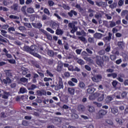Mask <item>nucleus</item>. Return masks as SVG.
I'll return each instance as SVG.
<instances>
[{
  "label": "nucleus",
  "instance_id": "obj_1",
  "mask_svg": "<svg viewBox=\"0 0 128 128\" xmlns=\"http://www.w3.org/2000/svg\"><path fill=\"white\" fill-rule=\"evenodd\" d=\"M56 80L58 82V84L55 86V90H60L63 88H64V84H62V78L60 76L56 77Z\"/></svg>",
  "mask_w": 128,
  "mask_h": 128
},
{
  "label": "nucleus",
  "instance_id": "obj_2",
  "mask_svg": "<svg viewBox=\"0 0 128 128\" xmlns=\"http://www.w3.org/2000/svg\"><path fill=\"white\" fill-rule=\"evenodd\" d=\"M68 28H72L70 32L72 34H74L78 30V27L76 26L74 24L73 22L69 23L68 24Z\"/></svg>",
  "mask_w": 128,
  "mask_h": 128
},
{
  "label": "nucleus",
  "instance_id": "obj_3",
  "mask_svg": "<svg viewBox=\"0 0 128 128\" xmlns=\"http://www.w3.org/2000/svg\"><path fill=\"white\" fill-rule=\"evenodd\" d=\"M102 76L98 74L96 76H94V77L92 78V80L93 82H100L102 80Z\"/></svg>",
  "mask_w": 128,
  "mask_h": 128
},
{
  "label": "nucleus",
  "instance_id": "obj_4",
  "mask_svg": "<svg viewBox=\"0 0 128 128\" xmlns=\"http://www.w3.org/2000/svg\"><path fill=\"white\" fill-rule=\"evenodd\" d=\"M121 16L124 18L126 20H128V10H123L121 12Z\"/></svg>",
  "mask_w": 128,
  "mask_h": 128
},
{
  "label": "nucleus",
  "instance_id": "obj_5",
  "mask_svg": "<svg viewBox=\"0 0 128 128\" xmlns=\"http://www.w3.org/2000/svg\"><path fill=\"white\" fill-rule=\"evenodd\" d=\"M96 96L98 98V102H102V100H104V94L102 92L97 93Z\"/></svg>",
  "mask_w": 128,
  "mask_h": 128
},
{
  "label": "nucleus",
  "instance_id": "obj_6",
  "mask_svg": "<svg viewBox=\"0 0 128 128\" xmlns=\"http://www.w3.org/2000/svg\"><path fill=\"white\" fill-rule=\"evenodd\" d=\"M102 58L100 56H96V62L98 66H102Z\"/></svg>",
  "mask_w": 128,
  "mask_h": 128
},
{
  "label": "nucleus",
  "instance_id": "obj_7",
  "mask_svg": "<svg viewBox=\"0 0 128 128\" xmlns=\"http://www.w3.org/2000/svg\"><path fill=\"white\" fill-rule=\"evenodd\" d=\"M64 66V64L60 62H58V66H57V70L58 72H60L62 70V66Z\"/></svg>",
  "mask_w": 128,
  "mask_h": 128
},
{
  "label": "nucleus",
  "instance_id": "obj_8",
  "mask_svg": "<svg viewBox=\"0 0 128 128\" xmlns=\"http://www.w3.org/2000/svg\"><path fill=\"white\" fill-rule=\"evenodd\" d=\"M110 110L112 114H118V108L116 107L111 108Z\"/></svg>",
  "mask_w": 128,
  "mask_h": 128
},
{
  "label": "nucleus",
  "instance_id": "obj_9",
  "mask_svg": "<svg viewBox=\"0 0 128 128\" xmlns=\"http://www.w3.org/2000/svg\"><path fill=\"white\" fill-rule=\"evenodd\" d=\"M78 86L79 88H82V90H86V84L82 82H79Z\"/></svg>",
  "mask_w": 128,
  "mask_h": 128
},
{
  "label": "nucleus",
  "instance_id": "obj_10",
  "mask_svg": "<svg viewBox=\"0 0 128 128\" xmlns=\"http://www.w3.org/2000/svg\"><path fill=\"white\" fill-rule=\"evenodd\" d=\"M102 34L100 33H96L94 34V38H98V40H100L102 38Z\"/></svg>",
  "mask_w": 128,
  "mask_h": 128
},
{
  "label": "nucleus",
  "instance_id": "obj_11",
  "mask_svg": "<svg viewBox=\"0 0 128 128\" xmlns=\"http://www.w3.org/2000/svg\"><path fill=\"white\" fill-rule=\"evenodd\" d=\"M68 91L71 96H74V88H69L68 89Z\"/></svg>",
  "mask_w": 128,
  "mask_h": 128
},
{
  "label": "nucleus",
  "instance_id": "obj_12",
  "mask_svg": "<svg viewBox=\"0 0 128 128\" xmlns=\"http://www.w3.org/2000/svg\"><path fill=\"white\" fill-rule=\"evenodd\" d=\"M98 114L100 116H106L108 114V111L104 110H101L99 111Z\"/></svg>",
  "mask_w": 128,
  "mask_h": 128
},
{
  "label": "nucleus",
  "instance_id": "obj_13",
  "mask_svg": "<svg viewBox=\"0 0 128 128\" xmlns=\"http://www.w3.org/2000/svg\"><path fill=\"white\" fill-rule=\"evenodd\" d=\"M2 82L5 84H10L12 82V80L10 78H6V79L3 80Z\"/></svg>",
  "mask_w": 128,
  "mask_h": 128
},
{
  "label": "nucleus",
  "instance_id": "obj_14",
  "mask_svg": "<svg viewBox=\"0 0 128 128\" xmlns=\"http://www.w3.org/2000/svg\"><path fill=\"white\" fill-rule=\"evenodd\" d=\"M78 110L80 112H84L86 110V107L82 105H79L78 106Z\"/></svg>",
  "mask_w": 128,
  "mask_h": 128
},
{
  "label": "nucleus",
  "instance_id": "obj_15",
  "mask_svg": "<svg viewBox=\"0 0 128 128\" xmlns=\"http://www.w3.org/2000/svg\"><path fill=\"white\" fill-rule=\"evenodd\" d=\"M97 96V93H96L94 94H91L89 96V100H96V98Z\"/></svg>",
  "mask_w": 128,
  "mask_h": 128
},
{
  "label": "nucleus",
  "instance_id": "obj_16",
  "mask_svg": "<svg viewBox=\"0 0 128 128\" xmlns=\"http://www.w3.org/2000/svg\"><path fill=\"white\" fill-rule=\"evenodd\" d=\"M88 88L87 90L88 94H94V89L90 86H88Z\"/></svg>",
  "mask_w": 128,
  "mask_h": 128
},
{
  "label": "nucleus",
  "instance_id": "obj_17",
  "mask_svg": "<svg viewBox=\"0 0 128 128\" xmlns=\"http://www.w3.org/2000/svg\"><path fill=\"white\" fill-rule=\"evenodd\" d=\"M42 32H44V34H46V36L47 38H48V40H52V35L48 34L46 32V31L44 30H42Z\"/></svg>",
  "mask_w": 128,
  "mask_h": 128
},
{
  "label": "nucleus",
  "instance_id": "obj_18",
  "mask_svg": "<svg viewBox=\"0 0 128 128\" xmlns=\"http://www.w3.org/2000/svg\"><path fill=\"white\" fill-rule=\"evenodd\" d=\"M102 12H98L96 14H95V18H96V20H100V18H102Z\"/></svg>",
  "mask_w": 128,
  "mask_h": 128
},
{
  "label": "nucleus",
  "instance_id": "obj_19",
  "mask_svg": "<svg viewBox=\"0 0 128 128\" xmlns=\"http://www.w3.org/2000/svg\"><path fill=\"white\" fill-rule=\"evenodd\" d=\"M88 110L90 112H94V107L92 106H88Z\"/></svg>",
  "mask_w": 128,
  "mask_h": 128
},
{
  "label": "nucleus",
  "instance_id": "obj_20",
  "mask_svg": "<svg viewBox=\"0 0 128 128\" xmlns=\"http://www.w3.org/2000/svg\"><path fill=\"white\" fill-rule=\"evenodd\" d=\"M56 34H58V36H60V34H64V32L60 29H58L56 32Z\"/></svg>",
  "mask_w": 128,
  "mask_h": 128
},
{
  "label": "nucleus",
  "instance_id": "obj_21",
  "mask_svg": "<svg viewBox=\"0 0 128 128\" xmlns=\"http://www.w3.org/2000/svg\"><path fill=\"white\" fill-rule=\"evenodd\" d=\"M0 34L3 36H4L5 38H8V34H8V32L5 30H1Z\"/></svg>",
  "mask_w": 128,
  "mask_h": 128
},
{
  "label": "nucleus",
  "instance_id": "obj_22",
  "mask_svg": "<svg viewBox=\"0 0 128 128\" xmlns=\"http://www.w3.org/2000/svg\"><path fill=\"white\" fill-rule=\"evenodd\" d=\"M88 12L90 13L89 16L92 18V16H94V11L92 9H90L88 10Z\"/></svg>",
  "mask_w": 128,
  "mask_h": 128
},
{
  "label": "nucleus",
  "instance_id": "obj_23",
  "mask_svg": "<svg viewBox=\"0 0 128 128\" xmlns=\"http://www.w3.org/2000/svg\"><path fill=\"white\" fill-rule=\"evenodd\" d=\"M116 120L118 124H122V120L120 118H116Z\"/></svg>",
  "mask_w": 128,
  "mask_h": 128
},
{
  "label": "nucleus",
  "instance_id": "obj_24",
  "mask_svg": "<svg viewBox=\"0 0 128 128\" xmlns=\"http://www.w3.org/2000/svg\"><path fill=\"white\" fill-rule=\"evenodd\" d=\"M112 97L110 96H107L106 99V102L107 103H108L110 102H112Z\"/></svg>",
  "mask_w": 128,
  "mask_h": 128
},
{
  "label": "nucleus",
  "instance_id": "obj_25",
  "mask_svg": "<svg viewBox=\"0 0 128 128\" xmlns=\"http://www.w3.org/2000/svg\"><path fill=\"white\" fill-rule=\"evenodd\" d=\"M23 50H24V52H27L30 53V48L28 46H24L23 48Z\"/></svg>",
  "mask_w": 128,
  "mask_h": 128
},
{
  "label": "nucleus",
  "instance_id": "obj_26",
  "mask_svg": "<svg viewBox=\"0 0 128 128\" xmlns=\"http://www.w3.org/2000/svg\"><path fill=\"white\" fill-rule=\"evenodd\" d=\"M27 12H28V14H33V12H34V10L33 8H29L27 9Z\"/></svg>",
  "mask_w": 128,
  "mask_h": 128
},
{
  "label": "nucleus",
  "instance_id": "obj_27",
  "mask_svg": "<svg viewBox=\"0 0 128 128\" xmlns=\"http://www.w3.org/2000/svg\"><path fill=\"white\" fill-rule=\"evenodd\" d=\"M36 88V86L34 84H32L31 86V87L28 86V88L29 90H34V88Z\"/></svg>",
  "mask_w": 128,
  "mask_h": 128
},
{
  "label": "nucleus",
  "instance_id": "obj_28",
  "mask_svg": "<svg viewBox=\"0 0 128 128\" xmlns=\"http://www.w3.org/2000/svg\"><path fill=\"white\" fill-rule=\"evenodd\" d=\"M114 96H116V98L118 100H120V92H118L114 94Z\"/></svg>",
  "mask_w": 128,
  "mask_h": 128
},
{
  "label": "nucleus",
  "instance_id": "obj_29",
  "mask_svg": "<svg viewBox=\"0 0 128 128\" xmlns=\"http://www.w3.org/2000/svg\"><path fill=\"white\" fill-rule=\"evenodd\" d=\"M9 18H12L13 20H20V17L14 15H10L9 16Z\"/></svg>",
  "mask_w": 128,
  "mask_h": 128
},
{
  "label": "nucleus",
  "instance_id": "obj_30",
  "mask_svg": "<svg viewBox=\"0 0 128 128\" xmlns=\"http://www.w3.org/2000/svg\"><path fill=\"white\" fill-rule=\"evenodd\" d=\"M30 54H32V52H34V50H36V46H30Z\"/></svg>",
  "mask_w": 128,
  "mask_h": 128
},
{
  "label": "nucleus",
  "instance_id": "obj_31",
  "mask_svg": "<svg viewBox=\"0 0 128 128\" xmlns=\"http://www.w3.org/2000/svg\"><path fill=\"white\" fill-rule=\"evenodd\" d=\"M4 95L2 96V98H8V94H10L9 92H4Z\"/></svg>",
  "mask_w": 128,
  "mask_h": 128
},
{
  "label": "nucleus",
  "instance_id": "obj_32",
  "mask_svg": "<svg viewBox=\"0 0 128 128\" xmlns=\"http://www.w3.org/2000/svg\"><path fill=\"white\" fill-rule=\"evenodd\" d=\"M20 92H21V94H24V92H26L28 90H26V88H20Z\"/></svg>",
  "mask_w": 128,
  "mask_h": 128
},
{
  "label": "nucleus",
  "instance_id": "obj_33",
  "mask_svg": "<svg viewBox=\"0 0 128 128\" xmlns=\"http://www.w3.org/2000/svg\"><path fill=\"white\" fill-rule=\"evenodd\" d=\"M77 62L79 64L82 65L84 64V61L82 59H77L76 60Z\"/></svg>",
  "mask_w": 128,
  "mask_h": 128
},
{
  "label": "nucleus",
  "instance_id": "obj_34",
  "mask_svg": "<svg viewBox=\"0 0 128 128\" xmlns=\"http://www.w3.org/2000/svg\"><path fill=\"white\" fill-rule=\"evenodd\" d=\"M12 10H18V4H14L12 6Z\"/></svg>",
  "mask_w": 128,
  "mask_h": 128
},
{
  "label": "nucleus",
  "instance_id": "obj_35",
  "mask_svg": "<svg viewBox=\"0 0 128 128\" xmlns=\"http://www.w3.org/2000/svg\"><path fill=\"white\" fill-rule=\"evenodd\" d=\"M78 38L80 40H81L82 42H86V38L84 36H78Z\"/></svg>",
  "mask_w": 128,
  "mask_h": 128
},
{
  "label": "nucleus",
  "instance_id": "obj_36",
  "mask_svg": "<svg viewBox=\"0 0 128 128\" xmlns=\"http://www.w3.org/2000/svg\"><path fill=\"white\" fill-rule=\"evenodd\" d=\"M22 74L24 76L28 74V69L22 68Z\"/></svg>",
  "mask_w": 128,
  "mask_h": 128
},
{
  "label": "nucleus",
  "instance_id": "obj_37",
  "mask_svg": "<svg viewBox=\"0 0 128 128\" xmlns=\"http://www.w3.org/2000/svg\"><path fill=\"white\" fill-rule=\"evenodd\" d=\"M118 46H120V48H124V42H118Z\"/></svg>",
  "mask_w": 128,
  "mask_h": 128
},
{
  "label": "nucleus",
  "instance_id": "obj_38",
  "mask_svg": "<svg viewBox=\"0 0 128 128\" xmlns=\"http://www.w3.org/2000/svg\"><path fill=\"white\" fill-rule=\"evenodd\" d=\"M84 59L85 60H86V62H93L92 60L90 58L84 57Z\"/></svg>",
  "mask_w": 128,
  "mask_h": 128
},
{
  "label": "nucleus",
  "instance_id": "obj_39",
  "mask_svg": "<svg viewBox=\"0 0 128 128\" xmlns=\"http://www.w3.org/2000/svg\"><path fill=\"white\" fill-rule=\"evenodd\" d=\"M31 54H32L34 56H36V58H42V57L40 54H38L37 53L32 52L31 53Z\"/></svg>",
  "mask_w": 128,
  "mask_h": 128
},
{
  "label": "nucleus",
  "instance_id": "obj_40",
  "mask_svg": "<svg viewBox=\"0 0 128 128\" xmlns=\"http://www.w3.org/2000/svg\"><path fill=\"white\" fill-rule=\"evenodd\" d=\"M110 38H108V36H106L104 38H103L102 40L105 42H110Z\"/></svg>",
  "mask_w": 128,
  "mask_h": 128
},
{
  "label": "nucleus",
  "instance_id": "obj_41",
  "mask_svg": "<svg viewBox=\"0 0 128 128\" xmlns=\"http://www.w3.org/2000/svg\"><path fill=\"white\" fill-rule=\"evenodd\" d=\"M68 70H70V72H74V66L72 65L69 66H68Z\"/></svg>",
  "mask_w": 128,
  "mask_h": 128
},
{
  "label": "nucleus",
  "instance_id": "obj_42",
  "mask_svg": "<svg viewBox=\"0 0 128 128\" xmlns=\"http://www.w3.org/2000/svg\"><path fill=\"white\" fill-rule=\"evenodd\" d=\"M54 16H56V18H57L58 20H62V18H60V15H58V14H56V13H54Z\"/></svg>",
  "mask_w": 128,
  "mask_h": 128
},
{
  "label": "nucleus",
  "instance_id": "obj_43",
  "mask_svg": "<svg viewBox=\"0 0 128 128\" xmlns=\"http://www.w3.org/2000/svg\"><path fill=\"white\" fill-rule=\"evenodd\" d=\"M48 56H54V52L52 50H48Z\"/></svg>",
  "mask_w": 128,
  "mask_h": 128
},
{
  "label": "nucleus",
  "instance_id": "obj_44",
  "mask_svg": "<svg viewBox=\"0 0 128 128\" xmlns=\"http://www.w3.org/2000/svg\"><path fill=\"white\" fill-rule=\"evenodd\" d=\"M93 104H96V106H98V108H100V107H102V104L98 103V102H93Z\"/></svg>",
  "mask_w": 128,
  "mask_h": 128
},
{
  "label": "nucleus",
  "instance_id": "obj_45",
  "mask_svg": "<svg viewBox=\"0 0 128 128\" xmlns=\"http://www.w3.org/2000/svg\"><path fill=\"white\" fill-rule=\"evenodd\" d=\"M106 122H107V124H110V126H112V124H114V122L110 120H106Z\"/></svg>",
  "mask_w": 128,
  "mask_h": 128
},
{
  "label": "nucleus",
  "instance_id": "obj_46",
  "mask_svg": "<svg viewBox=\"0 0 128 128\" xmlns=\"http://www.w3.org/2000/svg\"><path fill=\"white\" fill-rule=\"evenodd\" d=\"M118 82L116 80H114L112 82V85L113 86L114 88H116V85L118 84Z\"/></svg>",
  "mask_w": 128,
  "mask_h": 128
},
{
  "label": "nucleus",
  "instance_id": "obj_47",
  "mask_svg": "<svg viewBox=\"0 0 128 128\" xmlns=\"http://www.w3.org/2000/svg\"><path fill=\"white\" fill-rule=\"evenodd\" d=\"M110 58L112 60H116V56L115 55H111L110 56Z\"/></svg>",
  "mask_w": 128,
  "mask_h": 128
},
{
  "label": "nucleus",
  "instance_id": "obj_48",
  "mask_svg": "<svg viewBox=\"0 0 128 128\" xmlns=\"http://www.w3.org/2000/svg\"><path fill=\"white\" fill-rule=\"evenodd\" d=\"M46 74L49 76H50V78H52V76H54V74H52V72H50L48 70H46Z\"/></svg>",
  "mask_w": 128,
  "mask_h": 128
},
{
  "label": "nucleus",
  "instance_id": "obj_49",
  "mask_svg": "<svg viewBox=\"0 0 128 128\" xmlns=\"http://www.w3.org/2000/svg\"><path fill=\"white\" fill-rule=\"evenodd\" d=\"M106 52H108L110 50V45H108L107 47L105 49Z\"/></svg>",
  "mask_w": 128,
  "mask_h": 128
},
{
  "label": "nucleus",
  "instance_id": "obj_50",
  "mask_svg": "<svg viewBox=\"0 0 128 128\" xmlns=\"http://www.w3.org/2000/svg\"><path fill=\"white\" fill-rule=\"evenodd\" d=\"M110 22V28H114V26H116V22L111 21Z\"/></svg>",
  "mask_w": 128,
  "mask_h": 128
},
{
  "label": "nucleus",
  "instance_id": "obj_51",
  "mask_svg": "<svg viewBox=\"0 0 128 128\" xmlns=\"http://www.w3.org/2000/svg\"><path fill=\"white\" fill-rule=\"evenodd\" d=\"M24 26L28 28H32V24L30 23H24Z\"/></svg>",
  "mask_w": 128,
  "mask_h": 128
},
{
  "label": "nucleus",
  "instance_id": "obj_52",
  "mask_svg": "<svg viewBox=\"0 0 128 128\" xmlns=\"http://www.w3.org/2000/svg\"><path fill=\"white\" fill-rule=\"evenodd\" d=\"M2 28L3 30H8V25L4 24L2 26Z\"/></svg>",
  "mask_w": 128,
  "mask_h": 128
},
{
  "label": "nucleus",
  "instance_id": "obj_53",
  "mask_svg": "<svg viewBox=\"0 0 128 128\" xmlns=\"http://www.w3.org/2000/svg\"><path fill=\"white\" fill-rule=\"evenodd\" d=\"M26 6H24L21 8L22 12L24 14H26Z\"/></svg>",
  "mask_w": 128,
  "mask_h": 128
},
{
  "label": "nucleus",
  "instance_id": "obj_54",
  "mask_svg": "<svg viewBox=\"0 0 128 128\" xmlns=\"http://www.w3.org/2000/svg\"><path fill=\"white\" fill-rule=\"evenodd\" d=\"M51 26L52 28H56V26H58V24L56 22H53Z\"/></svg>",
  "mask_w": 128,
  "mask_h": 128
},
{
  "label": "nucleus",
  "instance_id": "obj_55",
  "mask_svg": "<svg viewBox=\"0 0 128 128\" xmlns=\"http://www.w3.org/2000/svg\"><path fill=\"white\" fill-rule=\"evenodd\" d=\"M68 84H69V86H76V84H74V82H72V81H68Z\"/></svg>",
  "mask_w": 128,
  "mask_h": 128
},
{
  "label": "nucleus",
  "instance_id": "obj_56",
  "mask_svg": "<svg viewBox=\"0 0 128 128\" xmlns=\"http://www.w3.org/2000/svg\"><path fill=\"white\" fill-rule=\"evenodd\" d=\"M48 4L50 6H52L54 4V2H52V0H49L48 2Z\"/></svg>",
  "mask_w": 128,
  "mask_h": 128
},
{
  "label": "nucleus",
  "instance_id": "obj_57",
  "mask_svg": "<svg viewBox=\"0 0 128 128\" xmlns=\"http://www.w3.org/2000/svg\"><path fill=\"white\" fill-rule=\"evenodd\" d=\"M44 82H50V80H52V78H44Z\"/></svg>",
  "mask_w": 128,
  "mask_h": 128
},
{
  "label": "nucleus",
  "instance_id": "obj_58",
  "mask_svg": "<svg viewBox=\"0 0 128 128\" xmlns=\"http://www.w3.org/2000/svg\"><path fill=\"white\" fill-rule=\"evenodd\" d=\"M20 82H28V79L26 78H21L20 80Z\"/></svg>",
  "mask_w": 128,
  "mask_h": 128
},
{
  "label": "nucleus",
  "instance_id": "obj_59",
  "mask_svg": "<svg viewBox=\"0 0 128 128\" xmlns=\"http://www.w3.org/2000/svg\"><path fill=\"white\" fill-rule=\"evenodd\" d=\"M44 12L45 14H48V16H50V11L48 10V8L44 9Z\"/></svg>",
  "mask_w": 128,
  "mask_h": 128
},
{
  "label": "nucleus",
  "instance_id": "obj_60",
  "mask_svg": "<svg viewBox=\"0 0 128 128\" xmlns=\"http://www.w3.org/2000/svg\"><path fill=\"white\" fill-rule=\"evenodd\" d=\"M8 62H10V64H16V60L12 59V60H8Z\"/></svg>",
  "mask_w": 128,
  "mask_h": 128
},
{
  "label": "nucleus",
  "instance_id": "obj_61",
  "mask_svg": "<svg viewBox=\"0 0 128 128\" xmlns=\"http://www.w3.org/2000/svg\"><path fill=\"white\" fill-rule=\"evenodd\" d=\"M46 30H48V32H50V34H54V31L50 29V28H47Z\"/></svg>",
  "mask_w": 128,
  "mask_h": 128
},
{
  "label": "nucleus",
  "instance_id": "obj_62",
  "mask_svg": "<svg viewBox=\"0 0 128 128\" xmlns=\"http://www.w3.org/2000/svg\"><path fill=\"white\" fill-rule=\"evenodd\" d=\"M107 20H112V16L110 14H106Z\"/></svg>",
  "mask_w": 128,
  "mask_h": 128
},
{
  "label": "nucleus",
  "instance_id": "obj_63",
  "mask_svg": "<svg viewBox=\"0 0 128 128\" xmlns=\"http://www.w3.org/2000/svg\"><path fill=\"white\" fill-rule=\"evenodd\" d=\"M128 95V93L126 92H123L122 94V98H126V96Z\"/></svg>",
  "mask_w": 128,
  "mask_h": 128
},
{
  "label": "nucleus",
  "instance_id": "obj_64",
  "mask_svg": "<svg viewBox=\"0 0 128 128\" xmlns=\"http://www.w3.org/2000/svg\"><path fill=\"white\" fill-rule=\"evenodd\" d=\"M88 42H94V39L92 38H88Z\"/></svg>",
  "mask_w": 128,
  "mask_h": 128
}]
</instances>
